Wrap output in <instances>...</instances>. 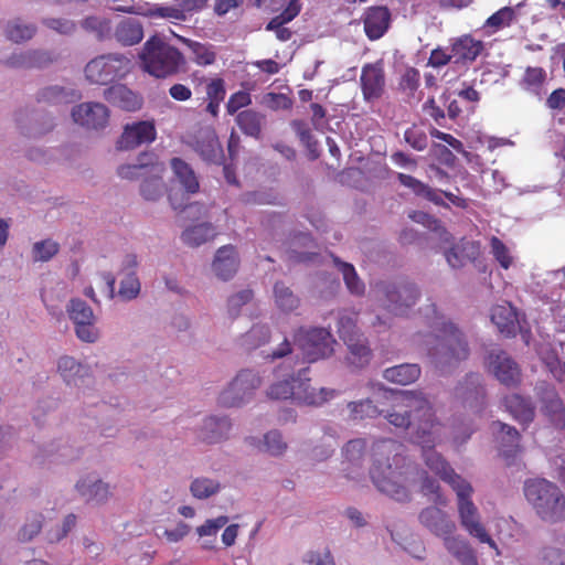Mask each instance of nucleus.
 <instances>
[{"label":"nucleus","mask_w":565,"mask_h":565,"mask_svg":"<svg viewBox=\"0 0 565 565\" xmlns=\"http://www.w3.org/2000/svg\"><path fill=\"white\" fill-rule=\"evenodd\" d=\"M385 399L382 415L387 422L409 431L416 444H430L434 429L438 425L430 401L422 392L394 391L380 387L376 401Z\"/></svg>","instance_id":"1"},{"label":"nucleus","mask_w":565,"mask_h":565,"mask_svg":"<svg viewBox=\"0 0 565 565\" xmlns=\"http://www.w3.org/2000/svg\"><path fill=\"white\" fill-rule=\"evenodd\" d=\"M398 446L384 440L374 445L370 478L381 493L399 503L412 499L409 487L419 475L417 467L397 452Z\"/></svg>","instance_id":"2"},{"label":"nucleus","mask_w":565,"mask_h":565,"mask_svg":"<svg viewBox=\"0 0 565 565\" xmlns=\"http://www.w3.org/2000/svg\"><path fill=\"white\" fill-rule=\"evenodd\" d=\"M426 356L440 375H451L470 355L466 334L452 321H441L424 341Z\"/></svg>","instance_id":"3"},{"label":"nucleus","mask_w":565,"mask_h":565,"mask_svg":"<svg viewBox=\"0 0 565 565\" xmlns=\"http://www.w3.org/2000/svg\"><path fill=\"white\" fill-rule=\"evenodd\" d=\"M524 495L535 514L546 523L565 520V495L554 482L530 479L524 482Z\"/></svg>","instance_id":"4"},{"label":"nucleus","mask_w":565,"mask_h":565,"mask_svg":"<svg viewBox=\"0 0 565 565\" xmlns=\"http://www.w3.org/2000/svg\"><path fill=\"white\" fill-rule=\"evenodd\" d=\"M143 70L150 75L164 78L175 74L184 63L182 53L163 42L159 36H151L139 54Z\"/></svg>","instance_id":"5"},{"label":"nucleus","mask_w":565,"mask_h":565,"mask_svg":"<svg viewBox=\"0 0 565 565\" xmlns=\"http://www.w3.org/2000/svg\"><path fill=\"white\" fill-rule=\"evenodd\" d=\"M377 292L382 308L395 317H407L422 295L419 287L408 280L382 281Z\"/></svg>","instance_id":"6"},{"label":"nucleus","mask_w":565,"mask_h":565,"mask_svg":"<svg viewBox=\"0 0 565 565\" xmlns=\"http://www.w3.org/2000/svg\"><path fill=\"white\" fill-rule=\"evenodd\" d=\"M263 381L258 372L243 369L221 391L217 403L225 408H241L253 401Z\"/></svg>","instance_id":"7"},{"label":"nucleus","mask_w":565,"mask_h":565,"mask_svg":"<svg viewBox=\"0 0 565 565\" xmlns=\"http://www.w3.org/2000/svg\"><path fill=\"white\" fill-rule=\"evenodd\" d=\"M452 490L457 494V507L461 526L472 536L477 537L481 543L489 544L492 548L498 550L495 542L487 533L484 526L480 522L478 508L471 500L473 489L471 484L465 481H457Z\"/></svg>","instance_id":"8"},{"label":"nucleus","mask_w":565,"mask_h":565,"mask_svg":"<svg viewBox=\"0 0 565 565\" xmlns=\"http://www.w3.org/2000/svg\"><path fill=\"white\" fill-rule=\"evenodd\" d=\"M294 340L309 363L327 359L334 352L335 340L326 328L301 327L295 332Z\"/></svg>","instance_id":"9"},{"label":"nucleus","mask_w":565,"mask_h":565,"mask_svg":"<svg viewBox=\"0 0 565 565\" xmlns=\"http://www.w3.org/2000/svg\"><path fill=\"white\" fill-rule=\"evenodd\" d=\"M130 64V60L124 54L109 53L88 62L85 67V75L93 84L107 85L122 78L129 72Z\"/></svg>","instance_id":"10"},{"label":"nucleus","mask_w":565,"mask_h":565,"mask_svg":"<svg viewBox=\"0 0 565 565\" xmlns=\"http://www.w3.org/2000/svg\"><path fill=\"white\" fill-rule=\"evenodd\" d=\"M207 0H180L182 9L174 7H163L159 4H151L148 2H138L132 6H118L114 10L117 12L142 15L152 20L157 19H174L184 20V10H198L205 7Z\"/></svg>","instance_id":"11"},{"label":"nucleus","mask_w":565,"mask_h":565,"mask_svg":"<svg viewBox=\"0 0 565 565\" xmlns=\"http://www.w3.org/2000/svg\"><path fill=\"white\" fill-rule=\"evenodd\" d=\"M455 398L473 413H479L487 404V388L480 373L469 372L454 388Z\"/></svg>","instance_id":"12"},{"label":"nucleus","mask_w":565,"mask_h":565,"mask_svg":"<svg viewBox=\"0 0 565 565\" xmlns=\"http://www.w3.org/2000/svg\"><path fill=\"white\" fill-rule=\"evenodd\" d=\"M58 61V54L47 49H26L12 52L1 65L12 70H45Z\"/></svg>","instance_id":"13"},{"label":"nucleus","mask_w":565,"mask_h":565,"mask_svg":"<svg viewBox=\"0 0 565 565\" xmlns=\"http://www.w3.org/2000/svg\"><path fill=\"white\" fill-rule=\"evenodd\" d=\"M484 364L488 372L505 386L516 385L521 380L519 364L508 352L499 348L487 352Z\"/></svg>","instance_id":"14"},{"label":"nucleus","mask_w":565,"mask_h":565,"mask_svg":"<svg viewBox=\"0 0 565 565\" xmlns=\"http://www.w3.org/2000/svg\"><path fill=\"white\" fill-rule=\"evenodd\" d=\"M309 367H301L296 374L291 375L295 390V402L299 405L320 406L333 398L335 390L320 387L315 388L308 377Z\"/></svg>","instance_id":"15"},{"label":"nucleus","mask_w":565,"mask_h":565,"mask_svg":"<svg viewBox=\"0 0 565 565\" xmlns=\"http://www.w3.org/2000/svg\"><path fill=\"white\" fill-rule=\"evenodd\" d=\"M57 373L67 386H73L85 393L94 384L92 369L73 356L63 355L57 360Z\"/></svg>","instance_id":"16"},{"label":"nucleus","mask_w":565,"mask_h":565,"mask_svg":"<svg viewBox=\"0 0 565 565\" xmlns=\"http://www.w3.org/2000/svg\"><path fill=\"white\" fill-rule=\"evenodd\" d=\"M71 115L75 124L87 130H102L109 120L108 108L104 104L96 102H87L74 106Z\"/></svg>","instance_id":"17"},{"label":"nucleus","mask_w":565,"mask_h":565,"mask_svg":"<svg viewBox=\"0 0 565 565\" xmlns=\"http://www.w3.org/2000/svg\"><path fill=\"white\" fill-rule=\"evenodd\" d=\"M233 420L227 415H211L202 420L198 437L205 444L215 445L226 441L232 436Z\"/></svg>","instance_id":"18"},{"label":"nucleus","mask_w":565,"mask_h":565,"mask_svg":"<svg viewBox=\"0 0 565 565\" xmlns=\"http://www.w3.org/2000/svg\"><path fill=\"white\" fill-rule=\"evenodd\" d=\"M319 258L317 246L308 233H297L288 241L285 259L290 264H310Z\"/></svg>","instance_id":"19"},{"label":"nucleus","mask_w":565,"mask_h":565,"mask_svg":"<svg viewBox=\"0 0 565 565\" xmlns=\"http://www.w3.org/2000/svg\"><path fill=\"white\" fill-rule=\"evenodd\" d=\"M360 82L364 100L371 103L380 99L385 90V73L382 62L365 64Z\"/></svg>","instance_id":"20"},{"label":"nucleus","mask_w":565,"mask_h":565,"mask_svg":"<svg viewBox=\"0 0 565 565\" xmlns=\"http://www.w3.org/2000/svg\"><path fill=\"white\" fill-rule=\"evenodd\" d=\"M137 266L138 259L135 254L125 255L119 270L124 278L120 280L118 290V296L124 301H131L140 294L141 284L135 270Z\"/></svg>","instance_id":"21"},{"label":"nucleus","mask_w":565,"mask_h":565,"mask_svg":"<svg viewBox=\"0 0 565 565\" xmlns=\"http://www.w3.org/2000/svg\"><path fill=\"white\" fill-rule=\"evenodd\" d=\"M397 179L401 182V184H403L406 188H409L416 195L423 196L426 200H428L437 205L444 204V201H443V195H444L455 205L465 206L463 199H461L450 192L435 190L412 175L398 173Z\"/></svg>","instance_id":"22"},{"label":"nucleus","mask_w":565,"mask_h":565,"mask_svg":"<svg viewBox=\"0 0 565 565\" xmlns=\"http://www.w3.org/2000/svg\"><path fill=\"white\" fill-rule=\"evenodd\" d=\"M156 138V129L153 124L148 121H139L127 125L120 139L117 142L119 150H130L142 143H149Z\"/></svg>","instance_id":"23"},{"label":"nucleus","mask_w":565,"mask_h":565,"mask_svg":"<svg viewBox=\"0 0 565 565\" xmlns=\"http://www.w3.org/2000/svg\"><path fill=\"white\" fill-rule=\"evenodd\" d=\"M418 521L429 532L443 537L450 535L456 527L449 515L435 505L423 509L418 514Z\"/></svg>","instance_id":"24"},{"label":"nucleus","mask_w":565,"mask_h":565,"mask_svg":"<svg viewBox=\"0 0 565 565\" xmlns=\"http://www.w3.org/2000/svg\"><path fill=\"white\" fill-rule=\"evenodd\" d=\"M195 152L206 162L220 164L223 161V148L213 129H201L194 143Z\"/></svg>","instance_id":"25"},{"label":"nucleus","mask_w":565,"mask_h":565,"mask_svg":"<svg viewBox=\"0 0 565 565\" xmlns=\"http://www.w3.org/2000/svg\"><path fill=\"white\" fill-rule=\"evenodd\" d=\"M433 440H435V433L433 434ZM434 441L430 444H420L424 449V459L427 467L438 475L445 482H447L451 488H455V483L457 481H465L461 476L457 475L455 470L449 466V463L436 452L433 447Z\"/></svg>","instance_id":"26"},{"label":"nucleus","mask_w":565,"mask_h":565,"mask_svg":"<svg viewBox=\"0 0 565 565\" xmlns=\"http://www.w3.org/2000/svg\"><path fill=\"white\" fill-rule=\"evenodd\" d=\"M79 494L94 504H104L113 495L111 487L100 478L87 476L76 483Z\"/></svg>","instance_id":"27"},{"label":"nucleus","mask_w":565,"mask_h":565,"mask_svg":"<svg viewBox=\"0 0 565 565\" xmlns=\"http://www.w3.org/2000/svg\"><path fill=\"white\" fill-rule=\"evenodd\" d=\"M479 254V244L466 238L460 239L458 243L445 250L446 260L454 269L462 268L467 263L475 262Z\"/></svg>","instance_id":"28"},{"label":"nucleus","mask_w":565,"mask_h":565,"mask_svg":"<svg viewBox=\"0 0 565 565\" xmlns=\"http://www.w3.org/2000/svg\"><path fill=\"white\" fill-rule=\"evenodd\" d=\"M543 412L557 428L565 427V407L554 387L543 384L540 387Z\"/></svg>","instance_id":"29"},{"label":"nucleus","mask_w":565,"mask_h":565,"mask_svg":"<svg viewBox=\"0 0 565 565\" xmlns=\"http://www.w3.org/2000/svg\"><path fill=\"white\" fill-rule=\"evenodd\" d=\"M366 451V443L364 439H352L348 441L342 448L344 457L343 465L344 471L350 478H356L361 475L363 469L364 458Z\"/></svg>","instance_id":"30"},{"label":"nucleus","mask_w":565,"mask_h":565,"mask_svg":"<svg viewBox=\"0 0 565 565\" xmlns=\"http://www.w3.org/2000/svg\"><path fill=\"white\" fill-rule=\"evenodd\" d=\"M104 98L114 106L127 111H134L141 107V98L122 84L113 85L104 90Z\"/></svg>","instance_id":"31"},{"label":"nucleus","mask_w":565,"mask_h":565,"mask_svg":"<svg viewBox=\"0 0 565 565\" xmlns=\"http://www.w3.org/2000/svg\"><path fill=\"white\" fill-rule=\"evenodd\" d=\"M391 13L385 7H373L364 18V31L370 40H377L387 31Z\"/></svg>","instance_id":"32"},{"label":"nucleus","mask_w":565,"mask_h":565,"mask_svg":"<svg viewBox=\"0 0 565 565\" xmlns=\"http://www.w3.org/2000/svg\"><path fill=\"white\" fill-rule=\"evenodd\" d=\"M238 258L235 248L226 245L217 249L212 264L214 274L222 280L231 279L237 271Z\"/></svg>","instance_id":"33"},{"label":"nucleus","mask_w":565,"mask_h":565,"mask_svg":"<svg viewBox=\"0 0 565 565\" xmlns=\"http://www.w3.org/2000/svg\"><path fill=\"white\" fill-rule=\"evenodd\" d=\"M36 33V24L20 17L9 19L3 26L6 39L14 44L26 43L31 41Z\"/></svg>","instance_id":"34"},{"label":"nucleus","mask_w":565,"mask_h":565,"mask_svg":"<svg viewBox=\"0 0 565 565\" xmlns=\"http://www.w3.org/2000/svg\"><path fill=\"white\" fill-rule=\"evenodd\" d=\"M246 441L249 445H255L257 443L259 451L275 458L285 456L288 450V443L285 440L282 433L278 429L268 430L264 434L262 440H258L255 437H248L246 438Z\"/></svg>","instance_id":"35"},{"label":"nucleus","mask_w":565,"mask_h":565,"mask_svg":"<svg viewBox=\"0 0 565 565\" xmlns=\"http://www.w3.org/2000/svg\"><path fill=\"white\" fill-rule=\"evenodd\" d=\"M344 343L348 347V362L356 369L366 366L372 358V351L369 348L367 340L363 333L354 337H345Z\"/></svg>","instance_id":"36"},{"label":"nucleus","mask_w":565,"mask_h":565,"mask_svg":"<svg viewBox=\"0 0 565 565\" xmlns=\"http://www.w3.org/2000/svg\"><path fill=\"white\" fill-rule=\"evenodd\" d=\"M153 166H162L158 162L157 156L153 152H141L136 163L119 166L117 173L122 179L134 180L153 172Z\"/></svg>","instance_id":"37"},{"label":"nucleus","mask_w":565,"mask_h":565,"mask_svg":"<svg viewBox=\"0 0 565 565\" xmlns=\"http://www.w3.org/2000/svg\"><path fill=\"white\" fill-rule=\"evenodd\" d=\"M380 395V387L373 393L372 397L361 399L359 402L348 403L349 417L352 420L364 418H375L382 415V408L385 405V399L376 401Z\"/></svg>","instance_id":"38"},{"label":"nucleus","mask_w":565,"mask_h":565,"mask_svg":"<svg viewBox=\"0 0 565 565\" xmlns=\"http://www.w3.org/2000/svg\"><path fill=\"white\" fill-rule=\"evenodd\" d=\"M174 180L180 184L185 194H195L200 190V182L191 166L180 158L170 161Z\"/></svg>","instance_id":"39"},{"label":"nucleus","mask_w":565,"mask_h":565,"mask_svg":"<svg viewBox=\"0 0 565 565\" xmlns=\"http://www.w3.org/2000/svg\"><path fill=\"white\" fill-rule=\"evenodd\" d=\"M163 166H153V172L142 177L140 183V194L146 201L156 202L162 198L166 191V184L162 180Z\"/></svg>","instance_id":"40"},{"label":"nucleus","mask_w":565,"mask_h":565,"mask_svg":"<svg viewBox=\"0 0 565 565\" xmlns=\"http://www.w3.org/2000/svg\"><path fill=\"white\" fill-rule=\"evenodd\" d=\"M114 38L121 45H135L143 38L142 24L136 19L125 18L116 25Z\"/></svg>","instance_id":"41"},{"label":"nucleus","mask_w":565,"mask_h":565,"mask_svg":"<svg viewBox=\"0 0 565 565\" xmlns=\"http://www.w3.org/2000/svg\"><path fill=\"white\" fill-rule=\"evenodd\" d=\"M482 50V43L471 36L458 39L451 46L452 63L467 64L476 60Z\"/></svg>","instance_id":"42"},{"label":"nucleus","mask_w":565,"mask_h":565,"mask_svg":"<svg viewBox=\"0 0 565 565\" xmlns=\"http://www.w3.org/2000/svg\"><path fill=\"white\" fill-rule=\"evenodd\" d=\"M491 320L507 337L513 335L519 327L516 313L510 305L494 307L491 311Z\"/></svg>","instance_id":"43"},{"label":"nucleus","mask_w":565,"mask_h":565,"mask_svg":"<svg viewBox=\"0 0 565 565\" xmlns=\"http://www.w3.org/2000/svg\"><path fill=\"white\" fill-rule=\"evenodd\" d=\"M332 258L335 267L342 274L343 281L349 292L355 297L364 296L365 284L359 277L354 266L350 263L341 260L337 256H332Z\"/></svg>","instance_id":"44"},{"label":"nucleus","mask_w":565,"mask_h":565,"mask_svg":"<svg viewBox=\"0 0 565 565\" xmlns=\"http://www.w3.org/2000/svg\"><path fill=\"white\" fill-rule=\"evenodd\" d=\"M79 98L81 95L76 89L61 85H51L38 93V100L49 104H67Z\"/></svg>","instance_id":"45"},{"label":"nucleus","mask_w":565,"mask_h":565,"mask_svg":"<svg viewBox=\"0 0 565 565\" xmlns=\"http://www.w3.org/2000/svg\"><path fill=\"white\" fill-rule=\"evenodd\" d=\"M420 376V367L418 364L404 363L387 367L383 372V377L392 383L399 385H408Z\"/></svg>","instance_id":"46"},{"label":"nucleus","mask_w":565,"mask_h":565,"mask_svg":"<svg viewBox=\"0 0 565 565\" xmlns=\"http://www.w3.org/2000/svg\"><path fill=\"white\" fill-rule=\"evenodd\" d=\"M505 406L510 414L521 423H530L534 418V406L530 398L518 394L505 397Z\"/></svg>","instance_id":"47"},{"label":"nucleus","mask_w":565,"mask_h":565,"mask_svg":"<svg viewBox=\"0 0 565 565\" xmlns=\"http://www.w3.org/2000/svg\"><path fill=\"white\" fill-rule=\"evenodd\" d=\"M236 124L245 135L259 139L265 116L253 109H246L237 114Z\"/></svg>","instance_id":"48"},{"label":"nucleus","mask_w":565,"mask_h":565,"mask_svg":"<svg viewBox=\"0 0 565 565\" xmlns=\"http://www.w3.org/2000/svg\"><path fill=\"white\" fill-rule=\"evenodd\" d=\"M273 292L275 303L280 311L289 313L299 308L300 298L284 281L275 282Z\"/></svg>","instance_id":"49"},{"label":"nucleus","mask_w":565,"mask_h":565,"mask_svg":"<svg viewBox=\"0 0 565 565\" xmlns=\"http://www.w3.org/2000/svg\"><path fill=\"white\" fill-rule=\"evenodd\" d=\"M222 488L220 480L201 476L191 481L189 491L198 500H207L218 494Z\"/></svg>","instance_id":"50"},{"label":"nucleus","mask_w":565,"mask_h":565,"mask_svg":"<svg viewBox=\"0 0 565 565\" xmlns=\"http://www.w3.org/2000/svg\"><path fill=\"white\" fill-rule=\"evenodd\" d=\"M216 235L215 227L211 223H201L185 228L181 235L184 244L198 247Z\"/></svg>","instance_id":"51"},{"label":"nucleus","mask_w":565,"mask_h":565,"mask_svg":"<svg viewBox=\"0 0 565 565\" xmlns=\"http://www.w3.org/2000/svg\"><path fill=\"white\" fill-rule=\"evenodd\" d=\"M493 429L502 434L501 454L507 459L513 458L519 450V431L514 427L501 422L493 423Z\"/></svg>","instance_id":"52"},{"label":"nucleus","mask_w":565,"mask_h":565,"mask_svg":"<svg viewBox=\"0 0 565 565\" xmlns=\"http://www.w3.org/2000/svg\"><path fill=\"white\" fill-rule=\"evenodd\" d=\"M179 41L184 43L193 54V61L202 66L211 65L215 62L216 54L211 45L202 44L190 39L178 36Z\"/></svg>","instance_id":"53"},{"label":"nucleus","mask_w":565,"mask_h":565,"mask_svg":"<svg viewBox=\"0 0 565 565\" xmlns=\"http://www.w3.org/2000/svg\"><path fill=\"white\" fill-rule=\"evenodd\" d=\"M66 312L74 324L96 321L93 309L81 298L71 299L66 306Z\"/></svg>","instance_id":"54"},{"label":"nucleus","mask_w":565,"mask_h":565,"mask_svg":"<svg viewBox=\"0 0 565 565\" xmlns=\"http://www.w3.org/2000/svg\"><path fill=\"white\" fill-rule=\"evenodd\" d=\"M239 201L246 205H277L279 195L271 189H259L244 192Z\"/></svg>","instance_id":"55"},{"label":"nucleus","mask_w":565,"mask_h":565,"mask_svg":"<svg viewBox=\"0 0 565 565\" xmlns=\"http://www.w3.org/2000/svg\"><path fill=\"white\" fill-rule=\"evenodd\" d=\"M44 516L39 512L28 513L24 524L18 532V539L21 542L32 541L42 530Z\"/></svg>","instance_id":"56"},{"label":"nucleus","mask_w":565,"mask_h":565,"mask_svg":"<svg viewBox=\"0 0 565 565\" xmlns=\"http://www.w3.org/2000/svg\"><path fill=\"white\" fill-rule=\"evenodd\" d=\"M81 26L85 31L93 33L99 41L108 39L111 33L110 21L100 17H87L81 22Z\"/></svg>","instance_id":"57"},{"label":"nucleus","mask_w":565,"mask_h":565,"mask_svg":"<svg viewBox=\"0 0 565 565\" xmlns=\"http://www.w3.org/2000/svg\"><path fill=\"white\" fill-rule=\"evenodd\" d=\"M270 339V328L267 324H254L244 335L243 342L248 349H256Z\"/></svg>","instance_id":"58"},{"label":"nucleus","mask_w":565,"mask_h":565,"mask_svg":"<svg viewBox=\"0 0 565 565\" xmlns=\"http://www.w3.org/2000/svg\"><path fill=\"white\" fill-rule=\"evenodd\" d=\"M267 396L270 399H288L291 398L295 402V390L291 376L278 382L273 383L267 388Z\"/></svg>","instance_id":"59"},{"label":"nucleus","mask_w":565,"mask_h":565,"mask_svg":"<svg viewBox=\"0 0 565 565\" xmlns=\"http://www.w3.org/2000/svg\"><path fill=\"white\" fill-rule=\"evenodd\" d=\"M254 297L252 289H242L227 299V312L230 317L237 318L241 315L243 306L252 301Z\"/></svg>","instance_id":"60"},{"label":"nucleus","mask_w":565,"mask_h":565,"mask_svg":"<svg viewBox=\"0 0 565 565\" xmlns=\"http://www.w3.org/2000/svg\"><path fill=\"white\" fill-rule=\"evenodd\" d=\"M409 217L417 223L426 225L430 231L438 234L440 239L445 242L450 239V234L445 230L439 220L423 212H414Z\"/></svg>","instance_id":"61"},{"label":"nucleus","mask_w":565,"mask_h":565,"mask_svg":"<svg viewBox=\"0 0 565 565\" xmlns=\"http://www.w3.org/2000/svg\"><path fill=\"white\" fill-rule=\"evenodd\" d=\"M60 249V245L52 239L36 242L33 245V259L39 262H49Z\"/></svg>","instance_id":"62"},{"label":"nucleus","mask_w":565,"mask_h":565,"mask_svg":"<svg viewBox=\"0 0 565 565\" xmlns=\"http://www.w3.org/2000/svg\"><path fill=\"white\" fill-rule=\"evenodd\" d=\"M42 24L62 35H71L76 31V23L65 18H44Z\"/></svg>","instance_id":"63"},{"label":"nucleus","mask_w":565,"mask_h":565,"mask_svg":"<svg viewBox=\"0 0 565 565\" xmlns=\"http://www.w3.org/2000/svg\"><path fill=\"white\" fill-rule=\"evenodd\" d=\"M546 73L541 67H527L522 81V84L526 89L535 90L545 81Z\"/></svg>","instance_id":"64"}]
</instances>
